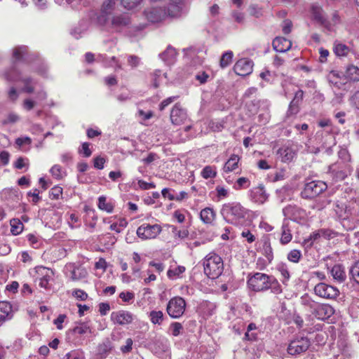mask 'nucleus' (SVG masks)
<instances>
[{
    "instance_id": "nucleus-52",
    "label": "nucleus",
    "mask_w": 359,
    "mask_h": 359,
    "mask_svg": "<svg viewBox=\"0 0 359 359\" xmlns=\"http://www.w3.org/2000/svg\"><path fill=\"white\" fill-rule=\"evenodd\" d=\"M62 194V188L58 186L53 187L50 191V196L52 199L57 200Z\"/></svg>"
},
{
    "instance_id": "nucleus-5",
    "label": "nucleus",
    "mask_w": 359,
    "mask_h": 359,
    "mask_svg": "<svg viewBox=\"0 0 359 359\" xmlns=\"http://www.w3.org/2000/svg\"><path fill=\"white\" fill-rule=\"evenodd\" d=\"M271 276L263 273H255L249 276L248 285L250 290L255 292H263L267 290V285Z\"/></svg>"
},
{
    "instance_id": "nucleus-46",
    "label": "nucleus",
    "mask_w": 359,
    "mask_h": 359,
    "mask_svg": "<svg viewBox=\"0 0 359 359\" xmlns=\"http://www.w3.org/2000/svg\"><path fill=\"white\" fill-rule=\"evenodd\" d=\"M302 257V252L298 250H292L287 255V259L289 261L297 263Z\"/></svg>"
},
{
    "instance_id": "nucleus-33",
    "label": "nucleus",
    "mask_w": 359,
    "mask_h": 359,
    "mask_svg": "<svg viewBox=\"0 0 359 359\" xmlns=\"http://www.w3.org/2000/svg\"><path fill=\"white\" fill-rule=\"evenodd\" d=\"M88 272L84 268H74L71 272V279L73 281L79 280L87 276Z\"/></svg>"
},
{
    "instance_id": "nucleus-6",
    "label": "nucleus",
    "mask_w": 359,
    "mask_h": 359,
    "mask_svg": "<svg viewBox=\"0 0 359 359\" xmlns=\"http://www.w3.org/2000/svg\"><path fill=\"white\" fill-rule=\"evenodd\" d=\"M327 187V184L322 181H311L305 184L301 196L306 199L314 198L325 191Z\"/></svg>"
},
{
    "instance_id": "nucleus-31",
    "label": "nucleus",
    "mask_w": 359,
    "mask_h": 359,
    "mask_svg": "<svg viewBox=\"0 0 359 359\" xmlns=\"http://www.w3.org/2000/svg\"><path fill=\"white\" fill-rule=\"evenodd\" d=\"M72 332L74 334L79 335L90 334L92 332L91 328L87 323H79L73 328Z\"/></svg>"
},
{
    "instance_id": "nucleus-16",
    "label": "nucleus",
    "mask_w": 359,
    "mask_h": 359,
    "mask_svg": "<svg viewBox=\"0 0 359 359\" xmlns=\"http://www.w3.org/2000/svg\"><path fill=\"white\" fill-rule=\"evenodd\" d=\"M250 196L252 200L258 204H263L268 198V195L262 184H259V186L254 187L250 191Z\"/></svg>"
},
{
    "instance_id": "nucleus-4",
    "label": "nucleus",
    "mask_w": 359,
    "mask_h": 359,
    "mask_svg": "<svg viewBox=\"0 0 359 359\" xmlns=\"http://www.w3.org/2000/svg\"><path fill=\"white\" fill-rule=\"evenodd\" d=\"M311 344L308 337L296 336L290 341L287 348V352L293 357H297L305 353L311 346Z\"/></svg>"
},
{
    "instance_id": "nucleus-51",
    "label": "nucleus",
    "mask_w": 359,
    "mask_h": 359,
    "mask_svg": "<svg viewBox=\"0 0 359 359\" xmlns=\"http://www.w3.org/2000/svg\"><path fill=\"white\" fill-rule=\"evenodd\" d=\"M67 359H85L83 351H74L65 355Z\"/></svg>"
},
{
    "instance_id": "nucleus-24",
    "label": "nucleus",
    "mask_w": 359,
    "mask_h": 359,
    "mask_svg": "<svg viewBox=\"0 0 359 359\" xmlns=\"http://www.w3.org/2000/svg\"><path fill=\"white\" fill-rule=\"evenodd\" d=\"M215 216V212L211 208H205L200 212V218L205 224H211L214 221Z\"/></svg>"
},
{
    "instance_id": "nucleus-42",
    "label": "nucleus",
    "mask_w": 359,
    "mask_h": 359,
    "mask_svg": "<svg viewBox=\"0 0 359 359\" xmlns=\"http://www.w3.org/2000/svg\"><path fill=\"white\" fill-rule=\"evenodd\" d=\"M128 225V222L126 219L122 218L118 220V222L113 223L110 225V229L115 231L116 233H120L122 230L126 228Z\"/></svg>"
},
{
    "instance_id": "nucleus-48",
    "label": "nucleus",
    "mask_w": 359,
    "mask_h": 359,
    "mask_svg": "<svg viewBox=\"0 0 359 359\" xmlns=\"http://www.w3.org/2000/svg\"><path fill=\"white\" fill-rule=\"evenodd\" d=\"M51 175L55 178V179H61L63 177V172L62 171V168L59 165H53L50 170Z\"/></svg>"
},
{
    "instance_id": "nucleus-53",
    "label": "nucleus",
    "mask_w": 359,
    "mask_h": 359,
    "mask_svg": "<svg viewBox=\"0 0 359 359\" xmlns=\"http://www.w3.org/2000/svg\"><path fill=\"white\" fill-rule=\"evenodd\" d=\"M250 180L247 177H242L238 178L236 181V186H237L236 189H241L243 188H248L250 187Z\"/></svg>"
},
{
    "instance_id": "nucleus-26",
    "label": "nucleus",
    "mask_w": 359,
    "mask_h": 359,
    "mask_svg": "<svg viewBox=\"0 0 359 359\" xmlns=\"http://www.w3.org/2000/svg\"><path fill=\"white\" fill-rule=\"evenodd\" d=\"M280 243L283 245L287 244L292 240V236L289 228L288 222L284 221L281 227Z\"/></svg>"
},
{
    "instance_id": "nucleus-21",
    "label": "nucleus",
    "mask_w": 359,
    "mask_h": 359,
    "mask_svg": "<svg viewBox=\"0 0 359 359\" xmlns=\"http://www.w3.org/2000/svg\"><path fill=\"white\" fill-rule=\"evenodd\" d=\"M330 273L333 278L339 283H343L346 280V275L344 268L340 264L334 265L332 268Z\"/></svg>"
},
{
    "instance_id": "nucleus-43",
    "label": "nucleus",
    "mask_w": 359,
    "mask_h": 359,
    "mask_svg": "<svg viewBox=\"0 0 359 359\" xmlns=\"http://www.w3.org/2000/svg\"><path fill=\"white\" fill-rule=\"evenodd\" d=\"M233 58V53L231 51H228L224 53L220 59V66L222 68H225L228 67L232 62Z\"/></svg>"
},
{
    "instance_id": "nucleus-30",
    "label": "nucleus",
    "mask_w": 359,
    "mask_h": 359,
    "mask_svg": "<svg viewBox=\"0 0 359 359\" xmlns=\"http://www.w3.org/2000/svg\"><path fill=\"white\" fill-rule=\"evenodd\" d=\"M217 174V168L214 165H206L201 171V175L205 180L215 178Z\"/></svg>"
},
{
    "instance_id": "nucleus-44",
    "label": "nucleus",
    "mask_w": 359,
    "mask_h": 359,
    "mask_svg": "<svg viewBox=\"0 0 359 359\" xmlns=\"http://www.w3.org/2000/svg\"><path fill=\"white\" fill-rule=\"evenodd\" d=\"M185 271V267L182 266H177L174 269H170L168 271L167 275L170 278H176L180 276V274Z\"/></svg>"
},
{
    "instance_id": "nucleus-14",
    "label": "nucleus",
    "mask_w": 359,
    "mask_h": 359,
    "mask_svg": "<svg viewBox=\"0 0 359 359\" xmlns=\"http://www.w3.org/2000/svg\"><path fill=\"white\" fill-rule=\"evenodd\" d=\"M312 313L318 319L325 320L334 314V310L329 304H317Z\"/></svg>"
},
{
    "instance_id": "nucleus-2",
    "label": "nucleus",
    "mask_w": 359,
    "mask_h": 359,
    "mask_svg": "<svg viewBox=\"0 0 359 359\" xmlns=\"http://www.w3.org/2000/svg\"><path fill=\"white\" fill-rule=\"evenodd\" d=\"M97 21L104 30L111 33L121 32L130 23V19L126 13H113L107 17L98 15Z\"/></svg>"
},
{
    "instance_id": "nucleus-17",
    "label": "nucleus",
    "mask_w": 359,
    "mask_h": 359,
    "mask_svg": "<svg viewBox=\"0 0 359 359\" xmlns=\"http://www.w3.org/2000/svg\"><path fill=\"white\" fill-rule=\"evenodd\" d=\"M36 273L42 277L39 278V285L41 287L47 289L48 288L49 280H50L53 272L46 267L38 266L36 269Z\"/></svg>"
},
{
    "instance_id": "nucleus-39",
    "label": "nucleus",
    "mask_w": 359,
    "mask_h": 359,
    "mask_svg": "<svg viewBox=\"0 0 359 359\" xmlns=\"http://www.w3.org/2000/svg\"><path fill=\"white\" fill-rule=\"evenodd\" d=\"M349 273L351 275V279L359 285V261L355 262L351 267Z\"/></svg>"
},
{
    "instance_id": "nucleus-40",
    "label": "nucleus",
    "mask_w": 359,
    "mask_h": 359,
    "mask_svg": "<svg viewBox=\"0 0 359 359\" xmlns=\"http://www.w3.org/2000/svg\"><path fill=\"white\" fill-rule=\"evenodd\" d=\"M278 271L280 273L283 280H282L283 283L287 281L290 278V271L288 267L286 264L280 263L277 266Z\"/></svg>"
},
{
    "instance_id": "nucleus-12",
    "label": "nucleus",
    "mask_w": 359,
    "mask_h": 359,
    "mask_svg": "<svg viewBox=\"0 0 359 359\" xmlns=\"http://www.w3.org/2000/svg\"><path fill=\"white\" fill-rule=\"evenodd\" d=\"M297 152V146L293 144H286L278 149L277 154L283 163L292 161Z\"/></svg>"
},
{
    "instance_id": "nucleus-15",
    "label": "nucleus",
    "mask_w": 359,
    "mask_h": 359,
    "mask_svg": "<svg viewBox=\"0 0 359 359\" xmlns=\"http://www.w3.org/2000/svg\"><path fill=\"white\" fill-rule=\"evenodd\" d=\"M111 319L116 324L125 325L132 323L133 316L128 311H119L111 313Z\"/></svg>"
},
{
    "instance_id": "nucleus-10",
    "label": "nucleus",
    "mask_w": 359,
    "mask_h": 359,
    "mask_svg": "<svg viewBox=\"0 0 359 359\" xmlns=\"http://www.w3.org/2000/svg\"><path fill=\"white\" fill-rule=\"evenodd\" d=\"M314 292L324 299H336L339 294V291L336 287L324 283L317 284L314 287Z\"/></svg>"
},
{
    "instance_id": "nucleus-22",
    "label": "nucleus",
    "mask_w": 359,
    "mask_h": 359,
    "mask_svg": "<svg viewBox=\"0 0 359 359\" xmlns=\"http://www.w3.org/2000/svg\"><path fill=\"white\" fill-rule=\"evenodd\" d=\"M170 3L168 8V14L170 17H177L180 15L183 0H170Z\"/></svg>"
},
{
    "instance_id": "nucleus-29",
    "label": "nucleus",
    "mask_w": 359,
    "mask_h": 359,
    "mask_svg": "<svg viewBox=\"0 0 359 359\" xmlns=\"http://www.w3.org/2000/svg\"><path fill=\"white\" fill-rule=\"evenodd\" d=\"M311 11L314 19L322 25L327 27V20L324 17L322 8L318 6L313 5L312 6Z\"/></svg>"
},
{
    "instance_id": "nucleus-47",
    "label": "nucleus",
    "mask_w": 359,
    "mask_h": 359,
    "mask_svg": "<svg viewBox=\"0 0 359 359\" xmlns=\"http://www.w3.org/2000/svg\"><path fill=\"white\" fill-rule=\"evenodd\" d=\"M300 103L291 101L287 112V116L296 115L299 111Z\"/></svg>"
},
{
    "instance_id": "nucleus-55",
    "label": "nucleus",
    "mask_w": 359,
    "mask_h": 359,
    "mask_svg": "<svg viewBox=\"0 0 359 359\" xmlns=\"http://www.w3.org/2000/svg\"><path fill=\"white\" fill-rule=\"evenodd\" d=\"M178 98V96H172L163 100L159 104V110L163 111L166 107Z\"/></svg>"
},
{
    "instance_id": "nucleus-1",
    "label": "nucleus",
    "mask_w": 359,
    "mask_h": 359,
    "mask_svg": "<svg viewBox=\"0 0 359 359\" xmlns=\"http://www.w3.org/2000/svg\"><path fill=\"white\" fill-rule=\"evenodd\" d=\"M221 215L228 223L243 226L246 222L248 210L239 203H227L222 205Z\"/></svg>"
},
{
    "instance_id": "nucleus-27",
    "label": "nucleus",
    "mask_w": 359,
    "mask_h": 359,
    "mask_svg": "<svg viewBox=\"0 0 359 359\" xmlns=\"http://www.w3.org/2000/svg\"><path fill=\"white\" fill-rule=\"evenodd\" d=\"M116 1L117 0H105L102 4V10L99 15L107 17L113 14Z\"/></svg>"
},
{
    "instance_id": "nucleus-60",
    "label": "nucleus",
    "mask_w": 359,
    "mask_h": 359,
    "mask_svg": "<svg viewBox=\"0 0 359 359\" xmlns=\"http://www.w3.org/2000/svg\"><path fill=\"white\" fill-rule=\"evenodd\" d=\"M137 184L139 187L143 190H148L156 187L154 183H149L142 180H138Z\"/></svg>"
},
{
    "instance_id": "nucleus-9",
    "label": "nucleus",
    "mask_w": 359,
    "mask_h": 359,
    "mask_svg": "<svg viewBox=\"0 0 359 359\" xmlns=\"http://www.w3.org/2000/svg\"><path fill=\"white\" fill-rule=\"evenodd\" d=\"M170 119L172 124L180 126L188 120L187 109L180 103H176L171 109Z\"/></svg>"
},
{
    "instance_id": "nucleus-62",
    "label": "nucleus",
    "mask_w": 359,
    "mask_h": 359,
    "mask_svg": "<svg viewBox=\"0 0 359 359\" xmlns=\"http://www.w3.org/2000/svg\"><path fill=\"white\" fill-rule=\"evenodd\" d=\"M67 316L65 314H60L58 317L54 320L53 323L56 325L58 330L62 329V323L65 321Z\"/></svg>"
},
{
    "instance_id": "nucleus-57",
    "label": "nucleus",
    "mask_w": 359,
    "mask_h": 359,
    "mask_svg": "<svg viewBox=\"0 0 359 359\" xmlns=\"http://www.w3.org/2000/svg\"><path fill=\"white\" fill-rule=\"evenodd\" d=\"M302 304L304 306H309L313 311L318 303L313 301L309 297H304L302 298Z\"/></svg>"
},
{
    "instance_id": "nucleus-36",
    "label": "nucleus",
    "mask_w": 359,
    "mask_h": 359,
    "mask_svg": "<svg viewBox=\"0 0 359 359\" xmlns=\"http://www.w3.org/2000/svg\"><path fill=\"white\" fill-rule=\"evenodd\" d=\"M21 81L24 83V87L22 89V92L30 94L34 91V83L32 78L27 77L21 79Z\"/></svg>"
},
{
    "instance_id": "nucleus-61",
    "label": "nucleus",
    "mask_w": 359,
    "mask_h": 359,
    "mask_svg": "<svg viewBox=\"0 0 359 359\" xmlns=\"http://www.w3.org/2000/svg\"><path fill=\"white\" fill-rule=\"evenodd\" d=\"M14 165L17 169H22L28 165V159L20 157L15 161Z\"/></svg>"
},
{
    "instance_id": "nucleus-19",
    "label": "nucleus",
    "mask_w": 359,
    "mask_h": 359,
    "mask_svg": "<svg viewBox=\"0 0 359 359\" xmlns=\"http://www.w3.org/2000/svg\"><path fill=\"white\" fill-rule=\"evenodd\" d=\"M273 48L276 52L285 53L292 47V42L284 37L278 36L272 43Z\"/></svg>"
},
{
    "instance_id": "nucleus-28",
    "label": "nucleus",
    "mask_w": 359,
    "mask_h": 359,
    "mask_svg": "<svg viewBox=\"0 0 359 359\" xmlns=\"http://www.w3.org/2000/svg\"><path fill=\"white\" fill-rule=\"evenodd\" d=\"M342 76L348 81H359V69L353 65L349 66Z\"/></svg>"
},
{
    "instance_id": "nucleus-23",
    "label": "nucleus",
    "mask_w": 359,
    "mask_h": 359,
    "mask_svg": "<svg viewBox=\"0 0 359 359\" xmlns=\"http://www.w3.org/2000/svg\"><path fill=\"white\" fill-rule=\"evenodd\" d=\"M176 56V50L170 46H168L166 50L160 54V57L168 65L175 61Z\"/></svg>"
},
{
    "instance_id": "nucleus-20",
    "label": "nucleus",
    "mask_w": 359,
    "mask_h": 359,
    "mask_svg": "<svg viewBox=\"0 0 359 359\" xmlns=\"http://www.w3.org/2000/svg\"><path fill=\"white\" fill-rule=\"evenodd\" d=\"M12 306L7 302H0V323L11 318Z\"/></svg>"
},
{
    "instance_id": "nucleus-38",
    "label": "nucleus",
    "mask_w": 359,
    "mask_h": 359,
    "mask_svg": "<svg viewBox=\"0 0 359 359\" xmlns=\"http://www.w3.org/2000/svg\"><path fill=\"white\" fill-rule=\"evenodd\" d=\"M349 48L341 43H335L334 51L338 56H346L348 53Z\"/></svg>"
},
{
    "instance_id": "nucleus-41",
    "label": "nucleus",
    "mask_w": 359,
    "mask_h": 359,
    "mask_svg": "<svg viewBox=\"0 0 359 359\" xmlns=\"http://www.w3.org/2000/svg\"><path fill=\"white\" fill-rule=\"evenodd\" d=\"M98 207L102 210H105L107 212H111L113 211V205L107 203L104 196H100L98 198Z\"/></svg>"
},
{
    "instance_id": "nucleus-54",
    "label": "nucleus",
    "mask_w": 359,
    "mask_h": 359,
    "mask_svg": "<svg viewBox=\"0 0 359 359\" xmlns=\"http://www.w3.org/2000/svg\"><path fill=\"white\" fill-rule=\"evenodd\" d=\"M121 4L127 9H132L140 4L141 0H120Z\"/></svg>"
},
{
    "instance_id": "nucleus-7",
    "label": "nucleus",
    "mask_w": 359,
    "mask_h": 359,
    "mask_svg": "<svg viewBox=\"0 0 359 359\" xmlns=\"http://www.w3.org/2000/svg\"><path fill=\"white\" fill-rule=\"evenodd\" d=\"M185 308V300L182 297H175L168 302L166 311L171 318H179L184 314Z\"/></svg>"
},
{
    "instance_id": "nucleus-45",
    "label": "nucleus",
    "mask_w": 359,
    "mask_h": 359,
    "mask_svg": "<svg viewBox=\"0 0 359 359\" xmlns=\"http://www.w3.org/2000/svg\"><path fill=\"white\" fill-rule=\"evenodd\" d=\"M341 78L340 74L336 71H332L328 75L329 82L339 88H340V85L342 83L341 82L338 81V79H340Z\"/></svg>"
},
{
    "instance_id": "nucleus-59",
    "label": "nucleus",
    "mask_w": 359,
    "mask_h": 359,
    "mask_svg": "<svg viewBox=\"0 0 359 359\" xmlns=\"http://www.w3.org/2000/svg\"><path fill=\"white\" fill-rule=\"evenodd\" d=\"M19 120V116L14 113H11L8 115L7 118L3 121V124L14 123Z\"/></svg>"
},
{
    "instance_id": "nucleus-64",
    "label": "nucleus",
    "mask_w": 359,
    "mask_h": 359,
    "mask_svg": "<svg viewBox=\"0 0 359 359\" xmlns=\"http://www.w3.org/2000/svg\"><path fill=\"white\" fill-rule=\"evenodd\" d=\"M32 140L29 137H18L15 140V144L18 147H22L23 144H30Z\"/></svg>"
},
{
    "instance_id": "nucleus-11",
    "label": "nucleus",
    "mask_w": 359,
    "mask_h": 359,
    "mask_svg": "<svg viewBox=\"0 0 359 359\" xmlns=\"http://www.w3.org/2000/svg\"><path fill=\"white\" fill-rule=\"evenodd\" d=\"M144 15L151 22H158L163 20L165 17L170 16L168 14V8H163L158 5H154L151 8L145 10Z\"/></svg>"
},
{
    "instance_id": "nucleus-63",
    "label": "nucleus",
    "mask_w": 359,
    "mask_h": 359,
    "mask_svg": "<svg viewBox=\"0 0 359 359\" xmlns=\"http://www.w3.org/2000/svg\"><path fill=\"white\" fill-rule=\"evenodd\" d=\"M250 14L255 18H259L262 16V11L257 6L252 5L249 8Z\"/></svg>"
},
{
    "instance_id": "nucleus-49",
    "label": "nucleus",
    "mask_w": 359,
    "mask_h": 359,
    "mask_svg": "<svg viewBox=\"0 0 359 359\" xmlns=\"http://www.w3.org/2000/svg\"><path fill=\"white\" fill-rule=\"evenodd\" d=\"M170 329L172 330V334L175 337L180 335L183 330V327L181 323L175 322L171 323Z\"/></svg>"
},
{
    "instance_id": "nucleus-13",
    "label": "nucleus",
    "mask_w": 359,
    "mask_h": 359,
    "mask_svg": "<svg viewBox=\"0 0 359 359\" xmlns=\"http://www.w3.org/2000/svg\"><path fill=\"white\" fill-rule=\"evenodd\" d=\"M253 65L252 60L247 58H241L234 65L233 70L236 74L245 76L252 73Z\"/></svg>"
},
{
    "instance_id": "nucleus-37",
    "label": "nucleus",
    "mask_w": 359,
    "mask_h": 359,
    "mask_svg": "<svg viewBox=\"0 0 359 359\" xmlns=\"http://www.w3.org/2000/svg\"><path fill=\"white\" fill-rule=\"evenodd\" d=\"M320 236L327 237V231L325 229H320L318 231L313 232L309 237V238L305 240L306 243H309V245H311L313 243L317 241Z\"/></svg>"
},
{
    "instance_id": "nucleus-58",
    "label": "nucleus",
    "mask_w": 359,
    "mask_h": 359,
    "mask_svg": "<svg viewBox=\"0 0 359 359\" xmlns=\"http://www.w3.org/2000/svg\"><path fill=\"white\" fill-rule=\"evenodd\" d=\"M119 297L125 302H129L135 298V294L131 292H122L119 294Z\"/></svg>"
},
{
    "instance_id": "nucleus-25",
    "label": "nucleus",
    "mask_w": 359,
    "mask_h": 359,
    "mask_svg": "<svg viewBox=\"0 0 359 359\" xmlns=\"http://www.w3.org/2000/svg\"><path fill=\"white\" fill-rule=\"evenodd\" d=\"M240 157L238 155L232 154L223 167L225 172H232L238 168Z\"/></svg>"
},
{
    "instance_id": "nucleus-50",
    "label": "nucleus",
    "mask_w": 359,
    "mask_h": 359,
    "mask_svg": "<svg viewBox=\"0 0 359 359\" xmlns=\"http://www.w3.org/2000/svg\"><path fill=\"white\" fill-rule=\"evenodd\" d=\"M26 52H27L26 46L16 47L13 50V55L16 60H20Z\"/></svg>"
},
{
    "instance_id": "nucleus-56",
    "label": "nucleus",
    "mask_w": 359,
    "mask_h": 359,
    "mask_svg": "<svg viewBox=\"0 0 359 359\" xmlns=\"http://www.w3.org/2000/svg\"><path fill=\"white\" fill-rule=\"evenodd\" d=\"M72 295L81 301H84L88 298V294L85 291L80 289L74 290L72 292Z\"/></svg>"
},
{
    "instance_id": "nucleus-35",
    "label": "nucleus",
    "mask_w": 359,
    "mask_h": 359,
    "mask_svg": "<svg viewBox=\"0 0 359 359\" xmlns=\"http://www.w3.org/2000/svg\"><path fill=\"white\" fill-rule=\"evenodd\" d=\"M11 231L13 235L20 234L23 229V224L18 219H13L10 222Z\"/></svg>"
},
{
    "instance_id": "nucleus-32",
    "label": "nucleus",
    "mask_w": 359,
    "mask_h": 359,
    "mask_svg": "<svg viewBox=\"0 0 359 359\" xmlns=\"http://www.w3.org/2000/svg\"><path fill=\"white\" fill-rule=\"evenodd\" d=\"M270 289L271 292L276 294H280L282 292V287L278 281L273 276H271L267 290Z\"/></svg>"
},
{
    "instance_id": "nucleus-18",
    "label": "nucleus",
    "mask_w": 359,
    "mask_h": 359,
    "mask_svg": "<svg viewBox=\"0 0 359 359\" xmlns=\"http://www.w3.org/2000/svg\"><path fill=\"white\" fill-rule=\"evenodd\" d=\"M283 214L285 216L291 217L292 219L294 221H298L299 219L304 218L306 215L305 211L303 209L292 205H289L283 209Z\"/></svg>"
},
{
    "instance_id": "nucleus-34",
    "label": "nucleus",
    "mask_w": 359,
    "mask_h": 359,
    "mask_svg": "<svg viewBox=\"0 0 359 359\" xmlns=\"http://www.w3.org/2000/svg\"><path fill=\"white\" fill-rule=\"evenodd\" d=\"M151 322L154 325H161L164 319V314L161 311H151L149 313Z\"/></svg>"
},
{
    "instance_id": "nucleus-8",
    "label": "nucleus",
    "mask_w": 359,
    "mask_h": 359,
    "mask_svg": "<svg viewBox=\"0 0 359 359\" xmlns=\"http://www.w3.org/2000/svg\"><path fill=\"white\" fill-rule=\"evenodd\" d=\"M162 231L158 224H143L137 229V235L142 240L155 238Z\"/></svg>"
},
{
    "instance_id": "nucleus-3",
    "label": "nucleus",
    "mask_w": 359,
    "mask_h": 359,
    "mask_svg": "<svg viewBox=\"0 0 359 359\" xmlns=\"http://www.w3.org/2000/svg\"><path fill=\"white\" fill-rule=\"evenodd\" d=\"M205 273L212 279L218 278L223 272L224 264L220 256L210 252L203 260Z\"/></svg>"
}]
</instances>
